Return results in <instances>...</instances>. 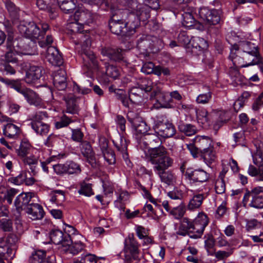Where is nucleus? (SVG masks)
<instances>
[{"instance_id":"nucleus-1","label":"nucleus","mask_w":263,"mask_h":263,"mask_svg":"<svg viewBox=\"0 0 263 263\" xmlns=\"http://www.w3.org/2000/svg\"><path fill=\"white\" fill-rule=\"evenodd\" d=\"M229 59L233 65L240 67L256 65L263 74V58L258 46L254 43L243 41L233 45L231 49Z\"/></svg>"},{"instance_id":"nucleus-2","label":"nucleus","mask_w":263,"mask_h":263,"mask_svg":"<svg viewBox=\"0 0 263 263\" xmlns=\"http://www.w3.org/2000/svg\"><path fill=\"white\" fill-rule=\"evenodd\" d=\"M78 21H75L68 23L67 28L71 34L75 35L78 42L83 44L79 54L83 60V67L85 68L88 71L98 70H99L98 62L93 52L88 48L91 43L89 35L87 31H85V34L84 33L83 26L78 23Z\"/></svg>"},{"instance_id":"nucleus-3","label":"nucleus","mask_w":263,"mask_h":263,"mask_svg":"<svg viewBox=\"0 0 263 263\" xmlns=\"http://www.w3.org/2000/svg\"><path fill=\"white\" fill-rule=\"evenodd\" d=\"M156 134L147 133L143 135H137L136 139L140 147L149 148V162L153 161L154 158H159V155L163 154L162 156L168 155L167 149L162 145V141Z\"/></svg>"},{"instance_id":"nucleus-4","label":"nucleus","mask_w":263,"mask_h":263,"mask_svg":"<svg viewBox=\"0 0 263 263\" xmlns=\"http://www.w3.org/2000/svg\"><path fill=\"white\" fill-rule=\"evenodd\" d=\"M148 4H138L135 9H132V12L128 15V18L132 22L130 28L132 30L136 29L140 25V22H145L150 17L151 9L157 10L159 8L157 0H145Z\"/></svg>"},{"instance_id":"nucleus-5","label":"nucleus","mask_w":263,"mask_h":263,"mask_svg":"<svg viewBox=\"0 0 263 263\" xmlns=\"http://www.w3.org/2000/svg\"><path fill=\"white\" fill-rule=\"evenodd\" d=\"M17 29L20 33L27 39L41 40L49 30V26L44 22L36 25L34 22L22 21L17 26Z\"/></svg>"},{"instance_id":"nucleus-6","label":"nucleus","mask_w":263,"mask_h":263,"mask_svg":"<svg viewBox=\"0 0 263 263\" xmlns=\"http://www.w3.org/2000/svg\"><path fill=\"white\" fill-rule=\"evenodd\" d=\"M150 162L153 165L154 172L159 176L162 182L170 185L173 182L174 174L171 171H166L169 167H172L174 163V160L169 154L164 156H160L157 159L154 158Z\"/></svg>"},{"instance_id":"nucleus-7","label":"nucleus","mask_w":263,"mask_h":263,"mask_svg":"<svg viewBox=\"0 0 263 263\" xmlns=\"http://www.w3.org/2000/svg\"><path fill=\"white\" fill-rule=\"evenodd\" d=\"M262 193L263 186H256L251 190L246 189L242 201L243 206L256 209H263V196L260 195Z\"/></svg>"},{"instance_id":"nucleus-8","label":"nucleus","mask_w":263,"mask_h":263,"mask_svg":"<svg viewBox=\"0 0 263 263\" xmlns=\"http://www.w3.org/2000/svg\"><path fill=\"white\" fill-rule=\"evenodd\" d=\"M48 117V114L46 111L36 112L31 116L30 125L37 135L44 136L48 133L50 126L43 122V120Z\"/></svg>"},{"instance_id":"nucleus-9","label":"nucleus","mask_w":263,"mask_h":263,"mask_svg":"<svg viewBox=\"0 0 263 263\" xmlns=\"http://www.w3.org/2000/svg\"><path fill=\"white\" fill-rule=\"evenodd\" d=\"M52 167L54 173L58 175H77L82 171L80 165L72 160L67 161L63 164L58 163L53 165Z\"/></svg>"},{"instance_id":"nucleus-10","label":"nucleus","mask_w":263,"mask_h":263,"mask_svg":"<svg viewBox=\"0 0 263 263\" xmlns=\"http://www.w3.org/2000/svg\"><path fill=\"white\" fill-rule=\"evenodd\" d=\"M124 263H132L134 260H138V244L133 237H128L124 241Z\"/></svg>"},{"instance_id":"nucleus-11","label":"nucleus","mask_w":263,"mask_h":263,"mask_svg":"<svg viewBox=\"0 0 263 263\" xmlns=\"http://www.w3.org/2000/svg\"><path fill=\"white\" fill-rule=\"evenodd\" d=\"M198 13L200 18L209 25H216L221 21L222 11L220 10L202 7L199 9Z\"/></svg>"},{"instance_id":"nucleus-12","label":"nucleus","mask_w":263,"mask_h":263,"mask_svg":"<svg viewBox=\"0 0 263 263\" xmlns=\"http://www.w3.org/2000/svg\"><path fill=\"white\" fill-rule=\"evenodd\" d=\"M127 118L134 130L141 135L147 134L151 129L150 126L147 124L143 119L133 111H129L127 113Z\"/></svg>"},{"instance_id":"nucleus-13","label":"nucleus","mask_w":263,"mask_h":263,"mask_svg":"<svg viewBox=\"0 0 263 263\" xmlns=\"http://www.w3.org/2000/svg\"><path fill=\"white\" fill-rule=\"evenodd\" d=\"M128 22H109V27L110 31L116 35L128 36L135 32V29L132 30L130 28L132 22L128 18Z\"/></svg>"},{"instance_id":"nucleus-14","label":"nucleus","mask_w":263,"mask_h":263,"mask_svg":"<svg viewBox=\"0 0 263 263\" xmlns=\"http://www.w3.org/2000/svg\"><path fill=\"white\" fill-rule=\"evenodd\" d=\"M184 176L191 183H203L210 178V174L201 168H188L184 173Z\"/></svg>"},{"instance_id":"nucleus-15","label":"nucleus","mask_w":263,"mask_h":263,"mask_svg":"<svg viewBox=\"0 0 263 263\" xmlns=\"http://www.w3.org/2000/svg\"><path fill=\"white\" fill-rule=\"evenodd\" d=\"M208 47L207 42L200 37H193L187 47V52L194 56L201 54L204 49Z\"/></svg>"},{"instance_id":"nucleus-16","label":"nucleus","mask_w":263,"mask_h":263,"mask_svg":"<svg viewBox=\"0 0 263 263\" xmlns=\"http://www.w3.org/2000/svg\"><path fill=\"white\" fill-rule=\"evenodd\" d=\"M196 234L190 235V237L194 239L199 238L203 233L205 228L208 226L209 221L206 214L203 212H200L194 220Z\"/></svg>"},{"instance_id":"nucleus-17","label":"nucleus","mask_w":263,"mask_h":263,"mask_svg":"<svg viewBox=\"0 0 263 263\" xmlns=\"http://www.w3.org/2000/svg\"><path fill=\"white\" fill-rule=\"evenodd\" d=\"M51 241L55 245H61L63 247H66L72 243L70 235L64 233L59 229H52L49 233Z\"/></svg>"},{"instance_id":"nucleus-18","label":"nucleus","mask_w":263,"mask_h":263,"mask_svg":"<svg viewBox=\"0 0 263 263\" xmlns=\"http://www.w3.org/2000/svg\"><path fill=\"white\" fill-rule=\"evenodd\" d=\"M154 39L156 37L148 35L142 34L138 37L137 47L145 56L148 55V50L152 51L155 46Z\"/></svg>"},{"instance_id":"nucleus-19","label":"nucleus","mask_w":263,"mask_h":263,"mask_svg":"<svg viewBox=\"0 0 263 263\" xmlns=\"http://www.w3.org/2000/svg\"><path fill=\"white\" fill-rule=\"evenodd\" d=\"M125 50L118 47H105L102 49L101 53L110 60L116 62H125Z\"/></svg>"},{"instance_id":"nucleus-20","label":"nucleus","mask_w":263,"mask_h":263,"mask_svg":"<svg viewBox=\"0 0 263 263\" xmlns=\"http://www.w3.org/2000/svg\"><path fill=\"white\" fill-rule=\"evenodd\" d=\"M34 197V194L31 192L23 193L18 195L14 201V205L16 210L20 212L26 211L29 208L31 202H33L32 198Z\"/></svg>"},{"instance_id":"nucleus-21","label":"nucleus","mask_w":263,"mask_h":263,"mask_svg":"<svg viewBox=\"0 0 263 263\" xmlns=\"http://www.w3.org/2000/svg\"><path fill=\"white\" fill-rule=\"evenodd\" d=\"M104 5V9L107 10H110L111 13V18L109 22H125L124 20L123 11L121 9L117 8L112 4L111 0H103L101 6Z\"/></svg>"},{"instance_id":"nucleus-22","label":"nucleus","mask_w":263,"mask_h":263,"mask_svg":"<svg viewBox=\"0 0 263 263\" xmlns=\"http://www.w3.org/2000/svg\"><path fill=\"white\" fill-rule=\"evenodd\" d=\"M27 102L30 105L34 106L38 108L43 106V102L39 95L34 91L28 88H24L21 92Z\"/></svg>"},{"instance_id":"nucleus-23","label":"nucleus","mask_w":263,"mask_h":263,"mask_svg":"<svg viewBox=\"0 0 263 263\" xmlns=\"http://www.w3.org/2000/svg\"><path fill=\"white\" fill-rule=\"evenodd\" d=\"M53 84L57 89L65 90L67 86V74L64 69L59 68L53 74Z\"/></svg>"},{"instance_id":"nucleus-24","label":"nucleus","mask_w":263,"mask_h":263,"mask_svg":"<svg viewBox=\"0 0 263 263\" xmlns=\"http://www.w3.org/2000/svg\"><path fill=\"white\" fill-rule=\"evenodd\" d=\"M43 73L44 70L42 66L31 65L26 71L25 82L28 84L34 83L40 79Z\"/></svg>"},{"instance_id":"nucleus-25","label":"nucleus","mask_w":263,"mask_h":263,"mask_svg":"<svg viewBox=\"0 0 263 263\" xmlns=\"http://www.w3.org/2000/svg\"><path fill=\"white\" fill-rule=\"evenodd\" d=\"M194 226V221H192L187 217L183 218L179 227L178 235L183 236L189 235L190 236L191 235L196 234Z\"/></svg>"},{"instance_id":"nucleus-26","label":"nucleus","mask_w":263,"mask_h":263,"mask_svg":"<svg viewBox=\"0 0 263 263\" xmlns=\"http://www.w3.org/2000/svg\"><path fill=\"white\" fill-rule=\"evenodd\" d=\"M46 252L37 250L32 253L29 259V263H55L53 256L46 257Z\"/></svg>"},{"instance_id":"nucleus-27","label":"nucleus","mask_w":263,"mask_h":263,"mask_svg":"<svg viewBox=\"0 0 263 263\" xmlns=\"http://www.w3.org/2000/svg\"><path fill=\"white\" fill-rule=\"evenodd\" d=\"M46 58L52 65L60 66L63 63V60L59 51L53 46H49L47 49Z\"/></svg>"},{"instance_id":"nucleus-28","label":"nucleus","mask_w":263,"mask_h":263,"mask_svg":"<svg viewBox=\"0 0 263 263\" xmlns=\"http://www.w3.org/2000/svg\"><path fill=\"white\" fill-rule=\"evenodd\" d=\"M32 220L41 219L44 216L45 212L43 207L39 204L31 202L30 206L25 211Z\"/></svg>"},{"instance_id":"nucleus-29","label":"nucleus","mask_w":263,"mask_h":263,"mask_svg":"<svg viewBox=\"0 0 263 263\" xmlns=\"http://www.w3.org/2000/svg\"><path fill=\"white\" fill-rule=\"evenodd\" d=\"M66 108L63 110V113H67L71 115L78 114L79 107L77 102V99L72 94H69L68 99L65 101Z\"/></svg>"},{"instance_id":"nucleus-30","label":"nucleus","mask_w":263,"mask_h":263,"mask_svg":"<svg viewBox=\"0 0 263 263\" xmlns=\"http://www.w3.org/2000/svg\"><path fill=\"white\" fill-rule=\"evenodd\" d=\"M156 133L163 138H170L173 137L175 134V127L173 123L166 122L164 125L160 127V129Z\"/></svg>"},{"instance_id":"nucleus-31","label":"nucleus","mask_w":263,"mask_h":263,"mask_svg":"<svg viewBox=\"0 0 263 263\" xmlns=\"http://www.w3.org/2000/svg\"><path fill=\"white\" fill-rule=\"evenodd\" d=\"M129 100L133 104L139 105L143 101V92L138 87L132 88L129 91Z\"/></svg>"},{"instance_id":"nucleus-32","label":"nucleus","mask_w":263,"mask_h":263,"mask_svg":"<svg viewBox=\"0 0 263 263\" xmlns=\"http://www.w3.org/2000/svg\"><path fill=\"white\" fill-rule=\"evenodd\" d=\"M194 142L200 152L205 151L212 146V140L207 136H197L194 139Z\"/></svg>"},{"instance_id":"nucleus-33","label":"nucleus","mask_w":263,"mask_h":263,"mask_svg":"<svg viewBox=\"0 0 263 263\" xmlns=\"http://www.w3.org/2000/svg\"><path fill=\"white\" fill-rule=\"evenodd\" d=\"M186 212V206L183 201L179 202V205L170 211L169 215L176 220H182Z\"/></svg>"},{"instance_id":"nucleus-34","label":"nucleus","mask_w":263,"mask_h":263,"mask_svg":"<svg viewBox=\"0 0 263 263\" xmlns=\"http://www.w3.org/2000/svg\"><path fill=\"white\" fill-rule=\"evenodd\" d=\"M50 0H36V5L40 9L46 10L49 13L51 19L55 18L58 15L54 8L49 5Z\"/></svg>"},{"instance_id":"nucleus-35","label":"nucleus","mask_w":263,"mask_h":263,"mask_svg":"<svg viewBox=\"0 0 263 263\" xmlns=\"http://www.w3.org/2000/svg\"><path fill=\"white\" fill-rule=\"evenodd\" d=\"M75 21H81L83 23H89L92 20V14L88 10L79 9L73 15Z\"/></svg>"},{"instance_id":"nucleus-36","label":"nucleus","mask_w":263,"mask_h":263,"mask_svg":"<svg viewBox=\"0 0 263 263\" xmlns=\"http://www.w3.org/2000/svg\"><path fill=\"white\" fill-rule=\"evenodd\" d=\"M6 9L13 20V23L19 19L20 9L10 0H3Z\"/></svg>"},{"instance_id":"nucleus-37","label":"nucleus","mask_w":263,"mask_h":263,"mask_svg":"<svg viewBox=\"0 0 263 263\" xmlns=\"http://www.w3.org/2000/svg\"><path fill=\"white\" fill-rule=\"evenodd\" d=\"M32 149L33 148L28 140L24 139L21 142L18 149L16 150V153L20 158H22L29 154Z\"/></svg>"},{"instance_id":"nucleus-38","label":"nucleus","mask_w":263,"mask_h":263,"mask_svg":"<svg viewBox=\"0 0 263 263\" xmlns=\"http://www.w3.org/2000/svg\"><path fill=\"white\" fill-rule=\"evenodd\" d=\"M76 0H58L60 9L66 13H72L76 8Z\"/></svg>"},{"instance_id":"nucleus-39","label":"nucleus","mask_w":263,"mask_h":263,"mask_svg":"<svg viewBox=\"0 0 263 263\" xmlns=\"http://www.w3.org/2000/svg\"><path fill=\"white\" fill-rule=\"evenodd\" d=\"M37 47L34 40H30L27 43L25 42L23 46L22 54L25 55L37 54Z\"/></svg>"},{"instance_id":"nucleus-40","label":"nucleus","mask_w":263,"mask_h":263,"mask_svg":"<svg viewBox=\"0 0 263 263\" xmlns=\"http://www.w3.org/2000/svg\"><path fill=\"white\" fill-rule=\"evenodd\" d=\"M204 198L205 197L203 194H198L194 195L189 201L187 205V209L189 210H194L199 208Z\"/></svg>"},{"instance_id":"nucleus-41","label":"nucleus","mask_w":263,"mask_h":263,"mask_svg":"<svg viewBox=\"0 0 263 263\" xmlns=\"http://www.w3.org/2000/svg\"><path fill=\"white\" fill-rule=\"evenodd\" d=\"M179 130L187 136H191L195 134L197 131L196 126L191 124L180 122L178 125Z\"/></svg>"},{"instance_id":"nucleus-42","label":"nucleus","mask_w":263,"mask_h":263,"mask_svg":"<svg viewBox=\"0 0 263 263\" xmlns=\"http://www.w3.org/2000/svg\"><path fill=\"white\" fill-rule=\"evenodd\" d=\"M25 165H28L29 166L31 172L34 174L36 173V166L38 164L39 158L34 155L30 156H25L21 158Z\"/></svg>"},{"instance_id":"nucleus-43","label":"nucleus","mask_w":263,"mask_h":263,"mask_svg":"<svg viewBox=\"0 0 263 263\" xmlns=\"http://www.w3.org/2000/svg\"><path fill=\"white\" fill-rule=\"evenodd\" d=\"M20 128L16 125L8 123L3 129L4 134L9 138H15L20 132Z\"/></svg>"},{"instance_id":"nucleus-44","label":"nucleus","mask_w":263,"mask_h":263,"mask_svg":"<svg viewBox=\"0 0 263 263\" xmlns=\"http://www.w3.org/2000/svg\"><path fill=\"white\" fill-rule=\"evenodd\" d=\"M114 145L121 154L127 153V142L123 136H119V138L112 141Z\"/></svg>"},{"instance_id":"nucleus-45","label":"nucleus","mask_w":263,"mask_h":263,"mask_svg":"<svg viewBox=\"0 0 263 263\" xmlns=\"http://www.w3.org/2000/svg\"><path fill=\"white\" fill-rule=\"evenodd\" d=\"M50 201L57 204H62L65 199V192L60 190L53 191L50 194Z\"/></svg>"},{"instance_id":"nucleus-46","label":"nucleus","mask_w":263,"mask_h":263,"mask_svg":"<svg viewBox=\"0 0 263 263\" xmlns=\"http://www.w3.org/2000/svg\"><path fill=\"white\" fill-rule=\"evenodd\" d=\"M201 157L206 163H212L215 159V153L214 148L212 146L205 151L200 152Z\"/></svg>"},{"instance_id":"nucleus-47","label":"nucleus","mask_w":263,"mask_h":263,"mask_svg":"<svg viewBox=\"0 0 263 263\" xmlns=\"http://www.w3.org/2000/svg\"><path fill=\"white\" fill-rule=\"evenodd\" d=\"M0 71L6 75H13L16 73L15 69L10 64V62L3 59H0Z\"/></svg>"},{"instance_id":"nucleus-48","label":"nucleus","mask_w":263,"mask_h":263,"mask_svg":"<svg viewBox=\"0 0 263 263\" xmlns=\"http://www.w3.org/2000/svg\"><path fill=\"white\" fill-rule=\"evenodd\" d=\"M80 189L78 190L79 194L88 197L94 194L91 183L83 181L80 183Z\"/></svg>"},{"instance_id":"nucleus-49","label":"nucleus","mask_w":263,"mask_h":263,"mask_svg":"<svg viewBox=\"0 0 263 263\" xmlns=\"http://www.w3.org/2000/svg\"><path fill=\"white\" fill-rule=\"evenodd\" d=\"M105 74L114 79H116L120 75V71L119 68L108 63H105Z\"/></svg>"},{"instance_id":"nucleus-50","label":"nucleus","mask_w":263,"mask_h":263,"mask_svg":"<svg viewBox=\"0 0 263 263\" xmlns=\"http://www.w3.org/2000/svg\"><path fill=\"white\" fill-rule=\"evenodd\" d=\"M18 241L17 236L14 234H10L8 235L6 240L5 245L7 246L10 252L12 251L14 254L17 249V242Z\"/></svg>"},{"instance_id":"nucleus-51","label":"nucleus","mask_w":263,"mask_h":263,"mask_svg":"<svg viewBox=\"0 0 263 263\" xmlns=\"http://www.w3.org/2000/svg\"><path fill=\"white\" fill-rule=\"evenodd\" d=\"M253 163L258 166L260 171V176L263 180V154L257 151L256 153L253 155Z\"/></svg>"},{"instance_id":"nucleus-52","label":"nucleus","mask_w":263,"mask_h":263,"mask_svg":"<svg viewBox=\"0 0 263 263\" xmlns=\"http://www.w3.org/2000/svg\"><path fill=\"white\" fill-rule=\"evenodd\" d=\"M65 114L63 113L59 121L55 122V127L57 129L67 127L70 123L74 122V120L71 117L67 116Z\"/></svg>"},{"instance_id":"nucleus-53","label":"nucleus","mask_w":263,"mask_h":263,"mask_svg":"<svg viewBox=\"0 0 263 263\" xmlns=\"http://www.w3.org/2000/svg\"><path fill=\"white\" fill-rule=\"evenodd\" d=\"M182 21V24L186 28H190L193 26L195 24V19L194 17L193 14H190L189 12L181 13Z\"/></svg>"},{"instance_id":"nucleus-54","label":"nucleus","mask_w":263,"mask_h":263,"mask_svg":"<svg viewBox=\"0 0 263 263\" xmlns=\"http://www.w3.org/2000/svg\"><path fill=\"white\" fill-rule=\"evenodd\" d=\"M224 176V174L220 173L219 176L220 179H218L215 182V189L217 194H223L226 191V184L223 179Z\"/></svg>"},{"instance_id":"nucleus-55","label":"nucleus","mask_w":263,"mask_h":263,"mask_svg":"<svg viewBox=\"0 0 263 263\" xmlns=\"http://www.w3.org/2000/svg\"><path fill=\"white\" fill-rule=\"evenodd\" d=\"M26 174L25 171H21L17 176L9 178L8 182L17 185L22 184L26 179Z\"/></svg>"},{"instance_id":"nucleus-56","label":"nucleus","mask_w":263,"mask_h":263,"mask_svg":"<svg viewBox=\"0 0 263 263\" xmlns=\"http://www.w3.org/2000/svg\"><path fill=\"white\" fill-rule=\"evenodd\" d=\"M68 250L73 255H77L81 252L84 248V245L81 242H73L69 246H67Z\"/></svg>"},{"instance_id":"nucleus-57","label":"nucleus","mask_w":263,"mask_h":263,"mask_svg":"<svg viewBox=\"0 0 263 263\" xmlns=\"http://www.w3.org/2000/svg\"><path fill=\"white\" fill-rule=\"evenodd\" d=\"M205 240L204 241V247L207 251L208 254L213 255V253L210 252V250L215 246V240L211 234H208L204 236Z\"/></svg>"},{"instance_id":"nucleus-58","label":"nucleus","mask_w":263,"mask_h":263,"mask_svg":"<svg viewBox=\"0 0 263 263\" xmlns=\"http://www.w3.org/2000/svg\"><path fill=\"white\" fill-rule=\"evenodd\" d=\"M212 93L209 89L208 91L205 93H203L199 95L196 98V101L198 104H205L211 101L212 99Z\"/></svg>"},{"instance_id":"nucleus-59","label":"nucleus","mask_w":263,"mask_h":263,"mask_svg":"<svg viewBox=\"0 0 263 263\" xmlns=\"http://www.w3.org/2000/svg\"><path fill=\"white\" fill-rule=\"evenodd\" d=\"M104 160L109 165L114 164L116 162V156L114 152L109 149L102 153Z\"/></svg>"},{"instance_id":"nucleus-60","label":"nucleus","mask_w":263,"mask_h":263,"mask_svg":"<svg viewBox=\"0 0 263 263\" xmlns=\"http://www.w3.org/2000/svg\"><path fill=\"white\" fill-rule=\"evenodd\" d=\"M152 84V81L147 79H144L138 83V87L141 89L142 91H144L146 92H149L152 90L153 88Z\"/></svg>"},{"instance_id":"nucleus-61","label":"nucleus","mask_w":263,"mask_h":263,"mask_svg":"<svg viewBox=\"0 0 263 263\" xmlns=\"http://www.w3.org/2000/svg\"><path fill=\"white\" fill-rule=\"evenodd\" d=\"M177 40L179 43L185 46V48H187V45H189L191 39H190L186 31H180L178 34Z\"/></svg>"},{"instance_id":"nucleus-62","label":"nucleus","mask_w":263,"mask_h":263,"mask_svg":"<svg viewBox=\"0 0 263 263\" xmlns=\"http://www.w3.org/2000/svg\"><path fill=\"white\" fill-rule=\"evenodd\" d=\"M80 148L81 152L84 157L88 156H90V155L93 153L90 143L87 141H84L81 142Z\"/></svg>"},{"instance_id":"nucleus-63","label":"nucleus","mask_w":263,"mask_h":263,"mask_svg":"<svg viewBox=\"0 0 263 263\" xmlns=\"http://www.w3.org/2000/svg\"><path fill=\"white\" fill-rule=\"evenodd\" d=\"M9 251L10 249L5 245L4 246H0V257H3L5 259H8L9 258L12 259L15 254L12 251Z\"/></svg>"},{"instance_id":"nucleus-64","label":"nucleus","mask_w":263,"mask_h":263,"mask_svg":"<svg viewBox=\"0 0 263 263\" xmlns=\"http://www.w3.org/2000/svg\"><path fill=\"white\" fill-rule=\"evenodd\" d=\"M156 66L152 62H145L143 64L141 71L145 74L154 73L155 74Z\"/></svg>"}]
</instances>
